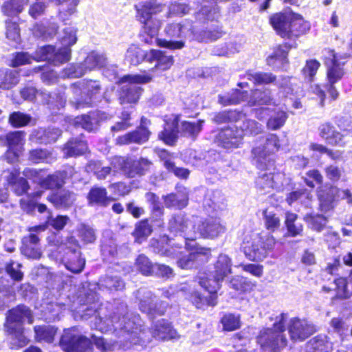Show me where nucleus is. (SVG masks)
<instances>
[{
  "label": "nucleus",
  "instance_id": "f03ea898",
  "mask_svg": "<svg viewBox=\"0 0 352 352\" xmlns=\"http://www.w3.org/2000/svg\"><path fill=\"white\" fill-rule=\"evenodd\" d=\"M179 116L172 114L166 116L164 130L159 133V138L168 145H173L180 133L182 135L195 139L202 129L204 120L197 122L185 121L179 130Z\"/></svg>",
  "mask_w": 352,
  "mask_h": 352
},
{
  "label": "nucleus",
  "instance_id": "c756f323",
  "mask_svg": "<svg viewBox=\"0 0 352 352\" xmlns=\"http://www.w3.org/2000/svg\"><path fill=\"white\" fill-rule=\"evenodd\" d=\"M101 118L99 111H90L74 118L73 124L76 128L81 127L87 131H94L97 129Z\"/></svg>",
  "mask_w": 352,
  "mask_h": 352
},
{
  "label": "nucleus",
  "instance_id": "5fc2aeb1",
  "mask_svg": "<svg viewBox=\"0 0 352 352\" xmlns=\"http://www.w3.org/2000/svg\"><path fill=\"white\" fill-rule=\"evenodd\" d=\"M346 60L327 67V76L329 83L335 84L342 79L344 75V65Z\"/></svg>",
  "mask_w": 352,
  "mask_h": 352
},
{
  "label": "nucleus",
  "instance_id": "bf43d9fd",
  "mask_svg": "<svg viewBox=\"0 0 352 352\" xmlns=\"http://www.w3.org/2000/svg\"><path fill=\"white\" fill-rule=\"evenodd\" d=\"M101 254L103 256V259L109 262L117 256V244L113 239H102Z\"/></svg>",
  "mask_w": 352,
  "mask_h": 352
},
{
  "label": "nucleus",
  "instance_id": "603ef678",
  "mask_svg": "<svg viewBox=\"0 0 352 352\" xmlns=\"http://www.w3.org/2000/svg\"><path fill=\"white\" fill-rule=\"evenodd\" d=\"M153 231L152 226L149 223L148 219H144L135 224V229L132 233L135 240L138 243H141L146 240Z\"/></svg>",
  "mask_w": 352,
  "mask_h": 352
},
{
  "label": "nucleus",
  "instance_id": "6e6552de",
  "mask_svg": "<svg viewBox=\"0 0 352 352\" xmlns=\"http://www.w3.org/2000/svg\"><path fill=\"white\" fill-rule=\"evenodd\" d=\"M49 242L67 250L62 259L67 270L74 274H78L83 270L85 259L81 257L78 242L74 236L67 237L65 241L55 236L54 239H50Z\"/></svg>",
  "mask_w": 352,
  "mask_h": 352
},
{
  "label": "nucleus",
  "instance_id": "9d476101",
  "mask_svg": "<svg viewBox=\"0 0 352 352\" xmlns=\"http://www.w3.org/2000/svg\"><path fill=\"white\" fill-rule=\"evenodd\" d=\"M134 8L137 20L142 25H146V29L152 31L150 25H161V21L153 16L162 12L166 8L165 5L157 2V0H146L135 4ZM155 30L153 28V32H155Z\"/></svg>",
  "mask_w": 352,
  "mask_h": 352
},
{
  "label": "nucleus",
  "instance_id": "f8f14e48",
  "mask_svg": "<svg viewBox=\"0 0 352 352\" xmlns=\"http://www.w3.org/2000/svg\"><path fill=\"white\" fill-rule=\"evenodd\" d=\"M279 140L276 135L269 134L263 146L254 147L252 150V162L261 170L267 169L271 163L270 155L278 150Z\"/></svg>",
  "mask_w": 352,
  "mask_h": 352
},
{
  "label": "nucleus",
  "instance_id": "338daca9",
  "mask_svg": "<svg viewBox=\"0 0 352 352\" xmlns=\"http://www.w3.org/2000/svg\"><path fill=\"white\" fill-rule=\"evenodd\" d=\"M82 63H72L63 69L60 76L63 78H80L85 74Z\"/></svg>",
  "mask_w": 352,
  "mask_h": 352
},
{
  "label": "nucleus",
  "instance_id": "052dcab7",
  "mask_svg": "<svg viewBox=\"0 0 352 352\" xmlns=\"http://www.w3.org/2000/svg\"><path fill=\"white\" fill-rule=\"evenodd\" d=\"M25 133L23 131H14L5 133L3 139V146H6L9 149H15L21 147L24 142Z\"/></svg>",
  "mask_w": 352,
  "mask_h": 352
},
{
  "label": "nucleus",
  "instance_id": "6ab92c4d",
  "mask_svg": "<svg viewBox=\"0 0 352 352\" xmlns=\"http://www.w3.org/2000/svg\"><path fill=\"white\" fill-rule=\"evenodd\" d=\"M211 257L210 249L199 247L195 251L183 254L177 261L178 267L184 270L197 267L207 263Z\"/></svg>",
  "mask_w": 352,
  "mask_h": 352
},
{
  "label": "nucleus",
  "instance_id": "4c0bfd02",
  "mask_svg": "<svg viewBox=\"0 0 352 352\" xmlns=\"http://www.w3.org/2000/svg\"><path fill=\"white\" fill-rule=\"evenodd\" d=\"M66 173L65 171H57L52 175L43 177L40 187L46 190H54L60 188L65 184Z\"/></svg>",
  "mask_w": 352,
  "mask_h": 352
},
{
  "label": "nucleus",
  "instance_id": "ea45409f",
  "mask_svg": "<svg viewBox=\"0 0 352 352\" xmlns=\"http://www.w3.org/2000/svg\"><path fill=\"white\" fill-rule=\"evenodd\" d=\"M323 290L327 292L331 290L334 291L335 296L333 298L338 299H346L351 296V292L348 289L347 280L344 278L335 279L331 287L324 286Z\"/></svg>",
  "mask_w": 352,
  "mask_h": 352
},
{
  "label": "nucleus",
  "instance_id": "c03bdc74",
  "mask_svg": "<svg viewBox=\"0 0 352 352\" xmlns=\"http://www.w3.org/2000/svg\"><path fill=\"white\" fill-rule=\"evenodd\" d=\"M308 29V24L303 21L301 16L293 12V16L287 30L288 36L286 38H292L293 37H297L300 34H305Z\"/></svg>",
  "mask_w": 352,
  "mask_h": 352
},
{
  "label": "nucleus",
  "instance_id": "a19ab883",
  "mask_svg": "<svg viewBox=\"0 0 352 352\" xmlns=\"http://www.w3.org/2000/svg\"><path fill=\"white\" fill-rule=\"evenodd\" d=\"M10 334V346L12 349H18L26 346L29 340L23 333V327H13V329L6 328Z\"/></svg>",
  "mask_w": 352,
  "mask_h": 352
},
{
  "label": "nucleus",
  "instance_id": "58836bf2",
  "mask_svg": "<svg viewBox=\"0 0 352 352\" xmlns=\"http://www.w3.org/2000/svg\"><path fill=\"white\" fill-rule=\"evenodd\" d=\"M106 57L103 54L96 52H91L87 56L84 61L82 62V65L87 74L92 70L104 67L106 65Z\"/></svg>",
  "mask_w": 352,
  "mask_h": 352
},
{
  "label": "nucleus",
  "instance_id": "8fccbe9b",
  "mask_svg": "<svg viewBox=\"0 0 352 352\" xmlns=\"http://www.w3.org/2000/svg\"><path fill=\"white\" fill-rule=\"evenodd\" d=\"M35 338L38 342L52 343L56 333V329L52 325L35 326Z\"/></svg>",
  "mask_w": 352,
  "mask_h": 352
},
{
  "label": "nucleus",
  "instance_id": "aec40b11",
  "mask_svg": "<svg viewBox=\"0 0 352 352\" xmlns=\"http://www.w3.org/2000/svg\"><path fill=\"white\" fill-rule=\"evenodd\" d=\"M161 25L156 23L154 25H150L151 29L153 28H155V32H151L146 29V25H143L142 33L141 34V40L142 42L152 45L153 43H156L160 47H166L170 50H179L182 49L185 46V42L184 41H167L166 39L158 38L157 37Z\"/></svg>",
  "mask_w": 352,
  "mask_h": 352
},
{
  "label": "nucleus",
  "instance_id": "1a4fd4ad",
  "mask_svg": "<svg viewBox=\"0 0 352 352\" xmlns=\"http://www.w3.org/2000/svg\"><path fill=\"white\" fill-rule=\"evenodd\" d=\"M152 76L148 74L126 75L119 82H128L122 86L119 91L120 104L135 103L140 98L142 88L138 84H145L150 82Z\"/></svg>",
  "mask_w": 352,
  "mask_h": 352
},
{
  "label": "nucleus",
  "instance_id": "dca6fc26",
  "mask_svg": "<svg viewBox=\"0 0 352 352\" xmlns=\"http://www.w3.org/2000/svg\"><path fill=\"white\" fill-rule=\"evenodd\" d=\"M223 128L218 131L214 138V143L226 150L239 148L243 144V133L238 129V124Z\"/></svg>",
  "mask_w": 352,
  "mask_h": 352
},
{
  "label": "nucleus",
  "instance_id": "9b49d317",
  "mask_svg": "<svg viewBox=\"0 0 352 352\" xmlns=\"http://www.w3.org/2000/svg\"><path fill=\"white\" fill-rule=\"evenodd\" d=\"M320 210L323 212L331 210L340 200H345L352 205V192L349 189H341L336 186L325 187L318 192Z\"/></svg>",
  "mask_w": 352,
  "mask_h": 352
},
{
  "label": "nucleus",
  "instance_id": "20e7f679",
  "mask_svg": "<svg viewBox=\"0 0 352 352\" xmlns=\"http://www.w3.org/2000/svg\"><path fill=\"white\" fill-rule=\"evenodd\" d=\"M287 316L281 314L276 318L273 328L263 329L257 337V342L265 352H280L287 344L283 334Z\"/></svg>",
  "mask_w": 352,
  "mask_h": 352
},
{
  "label": "nucleus",
  "instance_id": "b1692460",
  "mask_svg": "<svg viewBox=\"0 0 352 352\" xmlns=\"http://www.w3.org/2000/svg\"><path fill=\"white\" fill-rule=\"evenodd\" d=\"M151 333L155 339L162 341L177 339L179 337L171 323L165 319L158 320L153 324Z\"/></svg>",
  "mask_w": 352,
  "mask_h": 352
},
{
  "label": "nucleus",
  "instance_id": "e433bc0d",
  "mask_svg": "<svg viewBox=\"0 0 352 352\" xmlns=\"http://www.w3.org/2000/svg\"><path fill=\"white\" fill-rule=\"evenodd\" d=\"M332 349L331 343L326 335L320 334L311 338L307 344V352H329Z\"/></svg>",
  "mask_w": 352,
  "mask_h": 352
},
{
  "label": "nucleus",
  "instance_id": "680f3d73",
  "mask_svg": "<svg viewBox=\"0 0 352 352\" xmlns=\"http://www.w3.org/2000/svg\"><path fill=\"white\" fill-rule=\"evenodd\" d=\"M245 77L255 85L270 84L276 80V77L272 73L247 72Z\"/></svg>",
  "mask_w": 352,
  "mask_h": 352
},
{
  "label": "nucleus",
  "instance_id": "49530a36",
  "mask_svg": "<svg viewBox=\"0 0 352 352\" xmlns=\"http://www.w3.org/2000/svg\"><path fill=\"white\" fill-rule=\"evenodd\" d=\"M223 34L222 28L217 25L213 28L193 32L194 38L199 42H212L221 38Z\"/></svg>",
  "mask_w": 352,
  "mask_h": 352
},
{
  "label": "nucleus",
  "instance_id": "6e6d98bb",
  "mask_svg": "<svg viewBox=\"0 0 352 352\" xmlns=\"http://www.w3.org/2000/svg\"><path fill=\"white\" fill-rule=\"evenodd\" d=\"M9 123L15 128H20L28 126V124H34L35 120L29 114L14 111L9 116Z\"/></svg>",
  "mask_w": 352,
  "mask_h": 352
},
{
  "label": "nucleus",
  "instance_id": "de8ad7c7",
  "mask_svg": "<svg viewBox=\"0 0 352 352\" xmlns=\"http://www.w3.org/2000/svg\"><path fill=\"white\" fill-rule=\"evenodd\" d=\"M247 95V91L239 89L232 90L230 92L219 95L218 102L223 106L236 104L243 100Z\"/></svg>",
  "mask_w": 352,
  "mask_h": 352
},
{
  "label": "nucleus",
  "instance_id": "0eeeda50",
  "mask_svg": "<svg viewBox=\"0 0 352 352\" xmlns=\"http://www.w3.org/2000/svg\"><path fill=\"white\" fill-rule=\"evenodd\" d=\"M231 267V258L225 254H219L214 264V274H199L197 277L199 285L210 292H217L220 288V283L232 273Z\"/></svg>",
  "mask_w": 352,
  "mask_h": 352
},
{
  "label": "nucleus",
  "instance_id": "ddd939ff",
  "mask_svg": "<svg viewBox=\"0 0 352 352\" xmlns=\"http://www.w3.org/2000/svg\"><path fill=\"white\" fill-rule=\"evenodd\" d=\"M197 217H189L184 213L173 214L168 222V230L175 235H180L186 240L195 239Z\"/></svg>",
  "mask_w": 352,
  "mask_h": 352
},
{
  "label": "nucleus",
  "instance_id": "0e129e2a",
  "mask_svg": "<svg viewBox=\"0 0 352 352\" xmlns=\"http://www.w3.org/2000/svg\"><path fill=\"white\" fill-rule=\"evenodd\" d=\"M220 16L219 8L217 6L204 5L197 14L199 20L217 21Z\"/></svg>",
  "mask_w": 352,
  "mask_h": 352
},
{
  "label": "nucleus",
  "instance_id": "393cba45",
  "mask_svg": "<svg viewBox=\"0 0 352 352\" xmlns=\"http://www.w3.org/2000/svg\"><path fill=\"white\" fill-rule=\"evenodd\" d=\"M41 97L43 102L54 113L57 111L64 109L67 102V97L65 91L63 90L56 89L52 93L41 91Z\"/></svg>",
  "mask_w": 352,
  "mask_h": 352
},
{
  "label": "nucleus",
  "instance_id": "f704fd0d",
  "mask_svg": "<svg viewBox=\"0 0 352 352\" xmlns=\"http://www.w3.org/2000/svg\"><path fill=\"white\" fill-rule=\"evenodd\" d=\"M206 291L208 292L207 296L202 295L198 291H194L191 293L190 300L197 308L204 309L208 306L214 307L217 305V292H210L208 290Z\"/></svg>",
  "mask_w": 352,
  "mask_h": 352
},
{
  "label": "nucleus",
  "instance_id": "72a5a7b5",
  "mask_svg": "<svg viewBox=\"0 0 352 352\" xmlns=\"http://www.w3.org/2000/svg\"><path fill=\"white\" fill-rule=\"evenodd\" d=\"M148 61L155 62V67L161 70L169 69L173 64L172 55H166L164 52L151 50L148 52Z\"/></svg>",
  "mask_w": 352,
  "mask_h": 352
},
{
  "label": "nucleus",
  "instance_id": "cd10ccee",
  "mask_svg": "<svg viewBox=\"0 0 352 352\" xmlns=\"http://www.w3.org/2000/svg\"><path fill=\"white\" fill-rule=\"evenodd\" d=\"M293 16L292 12L276 13L271 16L270 23L277 34L283 38L288 36L290 21Z\"/></svg>",
  "mask_w": 352,
  "mask_h": 352
},
{
  "label": "nucleus",
  "instance_id": "f257e3e1",
  "mask_svg": "<svg viewBox=\"0 0 352 352\" xmlns=\"http://www.w3.org/2000/svg\"><path fill=\"white\" fill-rule=\"evenodd\" d=\"M124 282L117 276H104L98 283H85L78 292V300L80 305H87L82 309V318L91 319L95 322V328L102 332L113 331L118 337H123L129 348L131 344L146 346L150 342L142 329V320L138 314L129 313L127 305L124 302H118L116 307L111 305L113 312L107 315L109 307L99 303L96 289L108 292L119 291L124 289Z\"/></svg>",
  "mask_w": 352,
  "mask_h": 352
},
{
  "label": "nucleus",
  "instance_id": "a18cd8bd",
  "mask_svg": "<svg viewBox=\"0 0 352 352\" xmlns=\"http://www.w3.org/2000/svg\"><path fill=\"white\" fill-rule=\"evenodd\" d=\"M148 52L135 45H131L125 54V61L132 65H138L144 60L148 61Z\"/></svg>",
  "mask_w": 352,
  "mask_h": 352
},
{
  "label": "nucleus",
  "instance_id": "c85d7f7f",
  "mask_svg": "<svg viewBox=\"0 0 352 352\" xmlns=\"http://www.w3.org/2000/svg\"><path fill=\"white\" fill-rule=\"evenodd\" d=\"M87 142L80 138H71L63 147L65 157H76L85 153L87 151Z\"/></svg>",
  "mask_w": 352,
  "mask_h": 352
},
{
  "label": "nucleus",
  "instance_id": "412c9836",
  "mask_svg": "<svg viewBox=\"0 0 352 352\" xmlns=\"http://www.w3.org/2000/svg\"><path fill=\"white\" fill-rule=\"evenodd\" d=\"M34 317L31 309L24 305H17L10 309L6 314V328L23 327V324L27 321L31 324Z\"/></svg>",
  "mask_w": 352,
  "mask_h": 352
},
{
  "label": "nucleus",
  "instance_id": "3c124183",
  "mask_svg": "<svg viewBox=\"0 0 352 352\" xmlns=\"http://www.w3.org/2000/svg\"><path fill=\"white\" fill-rule=\"evenodd\" d=\"M325 91H327L333 100H336L338 97L339 93L336 89L334 84L328 82L323 87L318 85L311 86V91L320 98V105L321 107H323L324 104Z\"/></svg>",
  "mask_w": 352,
  "mask_h": 352
},
{
  "label": "nucleus",
  "instance_id": "4d7b16f0",
  "mask_svg": "<svg viewBox=\"0 0 352 352\" xmlns=\"http://www.w3.org/2000/svg\"><path fill=\"white\" fill-rule=\"evenodd\" d=\"M19 82L17 73L11 69H0V88L9 89Z\"/></svg>",
  "mask_w": 352,
  "mask_h": 352
},
{
  "label": "nucleus",
  "instance_id": "4468645a",
  "mask_svg": "<svg viewBox=\"0 0 352 352\" xmlns=\"http://www.w3.org/2000/svg\"><path fill=\"white\" fill-rule=\"evenodd\" d=\"M60 345L67 352H90L91 341L78 334L76 328H72L64 331Z\"/></svg>",
  "mask_w": 352,
  "mask_h": 352
},
{
  "label": "nucleus",
  "instance_id": "864d4df0",
  "mask_svg": "<svg viewBox=\"0 0 352 352\" xmlns=\"http://www.w3.org/2000/svg\"><path fill=\"white\" fill-rule=\"evenodd\" d=\"M87 200L89 204L91 206L100 205L104 206L108 200L107 192L104 188L94 187L92 188L88 195Z\"/></svg>",
  "mask_w": 352,
  "mask_h": 352
},
{
  "label": "nucleus",
  "instance_id": "09e8293b",
  "mask_svg": "<svg viewBox=\"0 0 352 352\" xmlns=\"http://www.w3.org/2000/svg\"><path fill=\"white\" fill-rule=\"evenodd\" d=\"M28 0H10L6 1L2 7L3 13L8 16H17L21 13L25 6L28 5Z\"/></svg>",
  "mask_w": 352,
  "mask_h": 352
},
{
  "label": "nucleus",
  "instance_id": "f3484780",
  "mask_svg": "<svg viewBox=\"0 0 352 352\" xmlns=\"http://www.w3.org/2000/svg\"><path fill=\"white\" fill-rule=\"evenodd\" d=\"M45 228V225L31 227L28 229L30 233L23 237L21 251L28 258L37 260L41 258L42 252L37 233L44 231Z\"/></svg>",
  "mask_w": 352,
  "mask_h": 352
},
{
  "label": "nucleus",
  "instance_id": "37998d69",
  "mask_svg": "<svg viewBox=\"0 0 352 352\" xmlns=\"http://www.w3.org/2000/svg\"><path fill=\"white\" fill-rule=\"evenodd\" d=\"M163 199L167 208L182 209L187 206L188 201L187 195L182 192L168 194L163 196Z\"/></svg>",
  "mask_w": 352,
  "mask_h": 352
},
{
  "label": "nucleus",
  "instance_id": "69168bd1",
  "mask_svg": "<svg viewBox=\"0 0 352 352\" xmlns=\"http://www.w3.org/2000/svg\"><path fill=\"white\" fill-rule=\"evenodd\" d=\"M287 119V114L281 110L274 111L273 114L268 119L267 126L271 130H277L281 128Z\"/></svg>",
  "mask_w": 352,
  "mask_h": 352
},
{
  "label": "nucleus",
  "instance_id": "13d9d810",
  "mask_svg": "<svg viewBox=\"0 0 352 352\" xmlns=\"http://www.w3.org/2000/svg\"><path fill=\"white\" fill-rule=\"evenodd\" d=\"M308 226L313 230L320 232L326 226L328 219L323 214L310 213L304 217Z\"/></svg>",
  "mask_w": 352,
  "mask_h": 352
},
{
  "label": "nucleus",
  "instance_id": "a211bd4d",
  "mask_svg": "<svg viewBox=\"0 0 352 352\" xmlns=\"http://www.w3.org/2000/svg\"><path fill=\"white\" fill-rule=\"evenodd\" d=\"M71 49L60 47L56 50L53 45L38 47L33 56L36 61L47 60L54 65H58L69 60Z\"/></svg>",
  "mask_w": 352,
  "mask_h": 352
},
{
  "label": "nucleus",
  "instance_id": "473e14b6",
  "mask_svg": "<svg viewBox=\"0 0 352 352\" xmlns=\"http://www.w3.org/2000/svg\"><path fill=\"white\" fill-rule=\"evenodd\" d=\"M289 47L287 45H280L274 51L273 54L267 58V65L274 69L284 67L287 63V54Z\"/></svg>",
  "mask_w": 352,
  "mask_h": 352
},
{
  "label": "nucleus",
  "instance_id": "423d86ee",
  "mask_svg": "<svg viewBox=\"0 0 352 352\" xmlns=\"http://www.w3.org/2000/svg\"><path fill=\"white\" fill-rule=\"evenodd\" d=\"M275 239L270 234H256L249 241L245 238L241 249L247 258L253 261H261L265 258L273 250Z\"/></svg>",
  "mask_w": 352,
  "mask_h": 352
},
{
  "label": "nucleus",
  "instance_id": "39448f33",
  "mask_svg": "<svg viewBox=\"0 0 352 352\" xmlns=\"http://www.w3.org/2000/svg\"><path fill=\"white\" fill-rule=\"evenodd\" d=\"M212 122L217 124H236L238 129L244 135H258L263 131V126L256 121L247 119L245 113L237 110H224L216 113L212 117Z\"/></svg>",
  "mask_w": 352,
  "mask_h": 352
},
{
  "label": "nucleus",
  "instance_id": "4be33fe9",
  "mask_svg": "<svg viewBox=\"0 0 352 352\" xmlns=\"http://www.w3.org/2000/svg\"><path fill=\"white\" fill-rule=\"evenodd\" d=\"M116 160L122 165L123 171L129 177L144 175L151 165V162L145 158L137 160L130 157L124 160L123 157H117Z\"/></svg>",
  "mask_w": 352,
  "mask_h": 352
},
{
  "label": "nucleus",
  "instance_id": "bb28decb",
  "mask_svg": "<svg viewBox=\"0 0 352 352\" xmlns=\"http://www.w3.org/2000/svg\"><path fill=\"white\" fill-rule=\"evenodd\" d=\"M62 131L56 127L39 128L34 130L31 139L39 144H50L56 142L61 135Z\"/></svg>",
  "mask_w": 352,
  "mask_h": 352
},
{
  "label": "nucleus",
  "instance_id": "774afa93",
  "mask_svg": "<svg viewBox=\"0 0 352 352\" xmlns=\"http://www.w3.org/2000/svg\"><path fill=\"white\" fill-rule=\"evenodd\" d=\"M223 329L228 331H234L240 328L241 322L239 315L233 314H225L221 320Z\"/></svg>",
  "mask_w": 352,
  "mask_h": 352
},
{
  "label": "nucleus",
  "instance_id": "2eb2a0df",
  "mask_svg": "<svg viewBox=\"0 0 352 352\" xmlns=\"http://www.w3.org/2000/svg\"><path fill=\"white\" fill-rule=\"evenodd\" d=\"M195 225V239L199 236L204 239H215L226 232V227L219 218L202 219L197 217Z\"/></svg>",
  "mask_w": 352,
  "mask_h": 352
},
{
  "label": "nucleus",
  "instance_id": "7c9ffc66",
  "mask_svg": "<svg viewBox=\"0 0 352 352\" xmlns=\"http://www.w3.org/2000/svg\"><path fill=\"white\" fill-rule=\"evenodd\" d=\"M224 197L221 190H208L206 194L203 206L208 212H212L222 208Z\"/></svg>",
  "mask_w": 352,
  "mask_h": 352
},
{
  "label": "nucleus",
  "instance_id": "5701e85b",
  "mask_svg": "<svg viewBox=\"0 0 352 352\" xmlns=\"http://www.w3.org/2000/svg\"><path fill=\"white\" fill-rule=\"evenodd\" d=\"M290 338L293 341H303L314 332L315 326L305 320L294 318L288 327Z\"/></svg>",
  "mask_w": 352,
  "mask_h": 352
},
{
  "label": "nucleus",
  "instance_id": "c9c22d12",
  "mask_svg": "<svg viewBox=\"0 0 352 352\" xmlns=\"http://www.w3.org/2000/svg\"><path fill=\"white\" fill-rule=\"evenodd\" d=\"M299 81L296 78L281 76L276 80L275 85L285 96L296 95L298 92Z\"/></svg>",
  "mask_w": 352,
  "mask_h": 352
},
{
  "label": "nucleus",
  "instance_id": "a878e982",
  "mask_svg": "<svg viewBox=\"0 0 352 352\" xmlns=\"http://www.w3.org/2000/svg\"><path fill=\"white\" fill-rule=\"evenodd\" d=\"M151 132L145 126H139L135 131L118 136L116 143L119 145L130 144L133 143L142 144L149 139Z\"/></svg>",
  "mask_w": 352,
  "mask_h": 352
},
{
  "label": "nucleus",
  "instance_id": "79ce46f5",
  "mask_svg": "<svg viewBox=\"0 0 352 352\" xmlns=\"http://www.w3.org/2000/svg\"><path fill=\"white\" fill-rule=\"evenodd\" d=\"M75 194L68 190H62L48 197V200L56 208H67L75 201Z\"/></svg>",
  "mask_w": 352,
  "mask_h": 352
},
{
  "label": "nucleus",
  "instance_id": "2f4dec72",
  "mask_svg": "<svg viewBox=\"0 0 352 352\" xmlns=\"http://www.w3.org/2000/svg\"><path fill=\"white\" fill-rule=\"evenodd\" d=\"M135 296L139 301V307L141 311L146 314H152L153 303L155 296L153 294L151 291L146 287H141L135 292Z\"/></svg>",
  "mask_w": 352,
  "mask_h": 352
},
{
  "label": "nucleus",
  "instance_id": "7ed1b4c3",
  "mask_svg": "<svg viewBox=\"0 0 352 352\" xmlns=\"http://www.w3.org/2000/svg\"><path fill=\"white\" fill-rule=\"evenodd\" d=\"M73 98L69 102L76 108L80 109L91 107L102 96V85L100 81L91 79H83L70 86Z\"/></svg>",
  "mask_w": 352,
  "mask_h": 352
},
{
  "label": "nucleus",
  "instance_id": "e2e57ef3",
  "mask_svg": "<svg viewBox=\"0 0 352 352\" xmlns=\"http://www.w3.org/2000/svg\"><path fill=\"white\" fill-rule=\"evenodd\" d=\"M186 27L179 23H168L164 28L165 36L170 38H182L186 35Z\"/></svg>",
  "mask_w": 352,
  "mask_h": 352
}]
</instances>
